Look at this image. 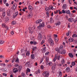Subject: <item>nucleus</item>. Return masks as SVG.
<instances>
[{
    "instance_id": "obj_64",
    "label": "nucleus",
    "mask_w": 77,
    "mask_h": 77,
    "mask_svg": "<svg viewBox=\"0 0 77 77\" xmlns=\"http://www.w3.org/2000/svg\"><path fill=\"white\" fill-rule=\"evenodd\" d=\"M77 21V18L75 19L74 20V23H75Z\"/></svg>"
},
{
    "instance_id": "obj_25",
    "label": "nucleus",
    "mask_w": 77,
    "mask_h": 77,
    "mask_svg": "<svg viewBox=\"0 0 77 77\" xmlns=\"http://www.w3.org/2000/svg\"><path fill=\"white\" fill-rule=\"evenodd\" d=\"M5 43V42L3 40H0V45L1 44H3Z\"/></svg>"
},
{
    "instance_id": "obj_12",
    "label": "nucleus",
    "mask_w": 77,
    "mask_h": 77,
    "mask_svg": "<svg viewBox=\"0 0 77 77\" xmlns=\"http://www.w3.org/2000/svg\"><path fill=\"white\" fill-rule=\"evenodd\" d=\"M68 41L69 42H73V41H74V39L72 38H70L68 39Z\"/></svg>"
},
{
    "instance_id": "obj_49",
    "label": "nucleus",
    "mask_w": 77,
    "mask_h": 77,
    "mask_svg": "<svg viewBox=\"0 0 77 77\" xmlns=\"http://www.w3.org/2000/svg\"><path fill=\"white\" fill-rule=\"evenodd\" d=\"M49 53L50 52H47L45 53V55L47 56V55H48Z\"/></svg>"
},
{
    "instance_id": "obj_62",
    "label": "nucleus",
    "mask_w": 77,
    "mask_h": 77,
    "mask_svg": "<svg viewBox=\"0 0 77 77\" xmlns=\"http://www.w3.org/2000/svg\"><path fill=\"white\" fill-rule=\"evenodd\" d=\"M14 61H15V58H14L13 60H12L11 62L12 63H14Z\"/></svg>"
},
{
    "instance_id": "obj_1",
    "label": "nucleus",
    "mask_w": 77,
    "mask_h": 77,
    "mask_svg": "<svg viewBox=\"0 0 77 77\" xmlns=\"http://www.w3.org/2000/svg\"><path fill=\"white\" fill-rule=\"evenodd\" d=\"M20 51L21 54L23 57L25 56V53H26V56H29V55H30V52L27 51V49H26L25 51L24 49H22Z\"/></svg>"
},
{
    "instance_id": "obj_54",
    "label": "nucleus",
    "mask_w": 77,
    "mask_h": 77,
    "mask_svg": "<svg viewBox=\"0 0 77 77\" xmlns=\"http://www.w3.org/2000/svg\"><path fill=\"white\" fill-rule=\"evenodd\" d=\"M72 36L73 38H75V37H77V35L76 34H73L72 35Z\"/></svg>"
},
{
    "instance_id": "obj_28",
    "label": "nucleus",
    "mask_w": 77,
    "mask_h": 77,
    "mask_svg": "<svg viewBox=\"0 0 77 77\" xmlns=\"http://www.w3.org/2000/svg\"><path fill=\"white\" fill-rule=\"evenodd\" d=\"M31 58L32 59H35V55H34V54H32L31 55Z\"/></svg>"
},
{
    "instance_id": "obj_35",
    "label": "nucleus",
    "mask_w": 77,
    "mask_h": 77,
    "mask_svg": "<svg viewBox=\"0 0 77 77\" xmlns=\"http://www.w3.org/2000/svg\"><path fill=\"white\" fill-rule=\"evenodd\" d=\"M54 39L56 42H58V41H59L58 38H54Z\"/></svg>"
},
{
    "instance_id": "obj_30",
    "label": "nucleus",
    "mask_w": 77,
    "mask_h": 77,
    "mask_svg": "<svg viewBox=\"0 0 77 77\" xmlns=\"http://www.w3.org/2000/svg\"><path fill=\"white\" fill-rule=\"evenodd\" d=\"M59 75V76L60 77H61L62 75V72L61 71H59L58 72Z\"/></svg>"
},
{
    "instance_id": "obj_40",
    "label": "nucleus",
    "mask_w": 77,
    "mask_h": 77,
    "mask_svg": "<svg viewBox=\"0 0 77 77\" xmlns=\"http://www.w3.org/2000/svg\"><path fill=\"white\" fill-rule=\"evenodd\" d=\"M37 49V47H35L32 49V51H35V50H36Z\"/></svg>"
},
{
    "instance_id": "obj_26",
    "label": "nucleus",
    "mask_w": 77,
    "mask_h": 77,
    "mask_svg": "<svg viewBox=\"0 0 77 77\" xmlns=\"http://www.w3.org/2000/svg\"><path fill=\"white\" fill-rule=\"evenodd\" d=\"M54 22V20H53V18H51L50 20V23H53Z\"/></svg>"
},
{
    "instance_id": "obj_5",
    "label": "nucleus",
    "mask_w": 77,
    "mask_h": 77,
    "mask_svg": "<svg viewBox=\"0 0 77 77\" xmlns=\"http://www.w3.org/2000/svg\"><path fill=\"white\" fill-rule=\"evenodd\" d=\"M2 26L3 27L5 28L7 30H9V28H8V26H7L5 24L2 23Z\"/></svg>"
},
{
    "instance_id": "obj_59",
    "label": "nucleus",
    "mask_w": 77,
    "mask_h": 77,
    "mask_svg": "<svg viewBox=\"0 0 77 77\" xmlns=\"http://www.w3.org/2000/svg\"><path fill=\"white\" fill-rule=\"evenodd\" d=\"M5 12L3 13L2 14V16L4 17H5Z\"/></svg>"
},
{
    "instance_id": "obj_37",
    "label": "nucleus",
    "mask_w": 77,
    "mask_h": 77,
    "mask_svg": "<svg viewBox=\"0 0 77 77\" xmlns=\"http://www.w3.org/2000/svg\"><path fill=\"white\" fill-rule=\"evenodd\" d=\"M66 70L67 72H69L70 70V69H69V68H67L66 69Z\"/></svg>"
},
{
    "instance_id": "obj_38",
    "label": "nucleus",
    "mask_w": 77,
    "mask_h": 77,
    "mask_svg": "<svg viewBox=\"0 0 77 77\" xmlns=\"http://www.w3.org/2000/svg\"><path fill=\"white\" fill-rule=\"evenodd\" d=\"M1 66H3V67H5V66H6V64L5 63H3L1 64Z\"/></svg>"
},
{
    "instance_id": "obj_13",
    "label": "nucleus",
    "mask_w": 77,
    "mask_h": 77,
    "mask_svg": "<svg viewBox=\"0 0 77 77\" xmlns=\"http://www.w3.org/2000/svg\"><path fill=\"white\" fill-rule=\"evenodd\" d=\"M66 8H67L66 4H63L62 7V8L64 9H66Z\"/></svg>"
},
{
    "instance_id": "obj_14",
    "label": "nucleus",
    "mask_w": 77,
    "mask_h": 77,
    "mask_svg": "<svg viewBox=\"0 0 77 77\" xmlns=\"http://www.w3.org/2000/svg\"><path fill=\"white\" fill-rule=\"evenodd\" d=\"M68 20L69 22H72L74 21V19L72 18H69L68 19Z\"/></svg>"
},
{
    "instance_id": "obj_7",
    "label": "nucleus",
    "mask_w": 77,
    "mask_h": 77,
    "mask_svg": "<svg viewBox=\"0 0 77 77\" xmlns=\"http://www.w3.org/2000/svg\"><path fill=\"white\" fill-rule=\"evenodd\" d=\"M65 51L63 49L61 51H60L59 52V53L60 54H65L66 53Z\"/></svg>"
},
{
    "instance_id": "obj_52",
    "label": "nucleus",
    "mask_w": 77,
    "mask_h": 77,
    "mask_svg": "<svg viewBox=\"0 0 77 77\" xmlns=\"http://www.w3.org/2000/svg\"><path fill=\"white\" fill-rule=\"evenodd\" d=\"M56 65V64L55 63L53 65V66H52V68H55Z\"/></svg>"
},
{
    "instance_id": "obj_61",
    "label": "nucleus",
    "mask_w": 77,
    "mask_h": 77,
    "mask_svg": "<svg viewBox=\"0 0 77 77\" xmlns=\"http://www.w3.org/2000/svg\"><path fill=\"white\" fill-rule=\"evenodd\" d=\"M3 75H4V76H5V77L7 76V74L6 73H3Z\"/></svg>"
},
{
    "instance_id": "obj_50",
    "label": "nucleus",
    "mask_w": 77,
    "mask_h": 77,
    "mask_svg": "<svg viewBox=\"0 0 77 77\" xmlns=\"http://www.w3.org/2000/svg\"><path fill=\"white\" fill-rule=\"evenodd\" d=\"M49 60V58L48 57H47L46 59V62H48Z\"/></svg>"
},
{
    "instance_id": "obj_20",
    "label": "nucleus",
    "mask_w": 77,
    "mask_h": 77,
    "mask_svg": "<svg viewBox=\"0 0 77 77\" xmlns=\"http://www.w3.org/2000/svg\"><path fill=\"white\" fill-rule=\"evenodd\" d=\"M63 46L62 45H60L59 48V50L60 51H62V50H63Z\"/></svg>"
},
{
    "instance_id": "obj_53",
    "label": "nucleus",
    "mask_w": 77,
    "mask_h": 77,
    "mask_svg": "<svg viewBox=\"0 0 77 77\" xmlns=\"http://www.w3.org/2000/svg\"><path fill=\"white\" fill-rule=\"evenodd\" d=\"M44 60V59L43 58H42L40 60V63H41L42 62V61Z\"/></svg>"
},
{
    "instance_id": "obj_55",
    "label": "nucleus",
    "mask_w": 77,
    "mask_h": 77,
    "mask_svg": "<svg viewBox=\"0 0 77 77\" xmlns=\"http://www.w3.org/2000/svg\"><path fill=\"white\" fill-rule=\"evenodd\" d=\"M7 51L8 52V53H10V52L11 51V50L10 49H8L7 50Z\"/></svg>"
},
{
    "instance_id": "obj_9",
    "label": "nucleus",
    "mask_w": 77,
    "mask_h": 77,
    "mask_svg": "<svg viewBox=\"0 0 77 77\" xmlns=\"http://www.w3.org/2000/svg\"><path fill=\"white\" fill-rule=\"evenodd\" d=\"M18 15V12H15V14L13 16V18H16V17Z\"/></svg>"
},
{
    "instance_id": "obj_22",
    "label": "nucleus",
    "mask_w": 77,
    "mask_h": 77,
    "mask_svg": "<svg viewBox=\"0 0 77 77\" xmlns=\"http://www.w3.org/2000/svg\"><path fill=\"white\" fill-rule=\"evenodd\" d=\"M21 77H25L26 74L25 73L23 72H22L21 73Z\"/></svg>"
},
{
    "instance_id": "obj_57",
    "label": "nucleus",
    "mask_w": 77,
    "mask_h": 77,
    "mask_svg": "<svg viewBox=\"0 0 77 77\" xmlns=\"http://www.w3.org/2000/svg\"><path fill=\"white\" fill-rule=\"evenodd\" d=\"M9 20V18H8V17H6L5 20L6 21H8Z\"/></svg>"
},
{
    "instance_id": "obj_11",
    "label": "nucleus",
    "mask_w": 77,
    "mask_h": 77,
    "mask_svg": "<svg viewBox=\"0 0 77 77\" xmlns=\"http://www.w3.org/2000/svg\"><path fill=\"white\" fill-rule=\"evenodd\" d=\"M42 21V20L41 19L38 20H37L36 21L35 23L36 24H38V23H40Z\"/></svg>"
},
{
    "instance_id": "obj_47",
    "label": "nucleus",
    "mask_w": 77,
    "mask_h": 77,
    "mask_svg": "<svg viewBox=\"0 0 77 77\" xmlns=\"http://www.w3.org/2000/svg\"><path fill=\"white\" fill-rule=\"evenodd\" d=\"M0 58L1 59H2V58H5V57L2 55H0Z\"/></svg>"
},
{
    "instance_id": "obj_21",
    "label": "nucleus",
    "mask_w": 77,
    "mask_h": 77,
    "mask_svg": "<svg viewBox=\"0 0 77 77\" xmlns=\"http://www.w3.org/2000/svg\"><path fill=\"white\" fill-rule=\"evenodd\" d=\"M17 8V5H16V4H14L13 6V9L14 10H15V9H16Z\"/></svg>"
},
{
    "instance_id": "obj_34",
    "label": "nucleus",
    "mask_w": 77,
    "mask_h": 77,
    "mask_svg": "<svg viewBox=\"0 0 77 77\" xmlns=\"http://www.w3.org/2000/svg\"><path fill=\"white\" fill-rule=\"evenodd\" d=\"M45 9L47 11H48L50 10H49L50 9L49 8H48V7L47 6L45 7Z\"/></svg>"
},
{
    "instance_id": "obj_24",
    "label": "nucleus",
    "mask_w": 77,
    "mask_h": 77,
    "mask_svg": "<svg viewBox=\"0 0 77 77\" xmlns=\"http://www.w3.org/2000/svg\"><path fill=\"white\" fill-rule=\"evenodd\" d=\"M13 72L14 73H16L17 72H18V70L16 68H14L13 69Z\"/></svg>"
},
{
    "instance_id": "obj_60",
    "label": "nucleus",
    "mask_w": 77,
    "mask_h": 77,
    "mask_svg": "<svg viewBox=\"0 0 77 77\" xmlns=\"http://www.w3.org/2000/svg\"><path fill=\"white\" fill-rule=\"evenodd\" d=\"M54 37H55V38H57V35H56V34H54Z\"/></svg>"
},
{
    "instance_id": "obj_19",
    "label": "nucleus",
    "mask_w": 77,
    "mask_h": 77,
    "mask_svg": "<svg viewBox=\"0 0 77 77\" xmlns=\"http://www.w3.org/2000/svg\"><path fill=\"white\" fill-rule=\"evenodd\" d=\"M66 13L67 14H71V12H70V11L69 10H65Z\"/></svg>"
},
{
    "instance_id": "obj_43",
    "label": "nucleus",
    "mask_w": 77,
    "mask_h": 77,
    "mask_svg": "<svg viewBox=\"0 0 77 77\" xmlns=\"http://www.w3.org/2000/svg\"><path fill=\"white\" fill-rule=\"evenodd\" d=\"M3 1L4 4H6L7 2V0H3Z\"/></svg>"
},
{
    "instance_id": "obj_10",
    "label": "nucleus",
    "mask_w": 77,
    "mask_h": 77,
    "mask_svg": "<svg viewBox=\"0 0 77 77\" xmlns=\"http://www.w3.org/2000/svg\"><path fill=\"white\" fill-rule=\"evenodd\" d=\"M30 63L29 62H27L26 63L25 66L26 67H29L30 66Z\"/></svg>"
},
{
    "instance_id": "obj_51",
    "label": "nucleus",
    "mask_w": 77,
    "mask_h": 77,
    "mask_svg": "<svg viewBox=\"0 0 77 77\" xmlns=\"http://www.w3.org/2000/svg\"><path fill=\"white\" fill-rule=\"evenodd\" d=\"M15 62H19V59H18V58L16 59Z\"/></svg>"
},
{
    "instance_id": "obj_15",
    "label": "nucleus",
    "mask_w": 77,
    "mask_h": 77,
    "mask_svg": "<svg viewBox=\"0 0 77 77\" xmlns=\"http://www.w3.org/2000/svg\"><path fill=\"white\" fill-rule=\"evenodd\" d=\"M46 65H49V66H51V65H53V63L51 62H48L46 63Z\"/></svg>"
},
{
    "instance_id": "obj_41",
    "label": "nucleus",
    "mask_w": 77,
    "mask_h": 77,
    "mask_svg": "<svg viewBox=\"0 0 77 77\" xmlns=\"http://www.w3.org/2000/svg\"><path fill=\"white\" fill-rule=\"evenodd\" d=\"M57 59L58 60H59V58L60 57V56L59 55L57 56Z\"/></svg>"
},
{
    "instance_id": "obj_3",
    "label": "nucleus",
    "mask_w": 77,
    "mask_h": 77,
    "mask_svg": "<svg viewBox=\"0 0 77 77\" xmlns=\"http://www.w3.org/2000/svg\"><path fill=\"white\" fill-rule=\"evenodd\" d=\"M42 74L43 75H44V77H48L49 76V73L48 71L45 72L43 73Z\"/></svg>"
},
{
    "instance_id": "obj_27",
    "label": "nucleus",
    "mask_w": 77,
    "mask_h": 77,
    "mask_svg": "<svg viewBox=\"0 0 77 77\" xmlns=\"http://www.w3.org/2000/svg\"><path fill=\"white\" fill-rule=\"evenodd\" d=\"M55 51H57L58 53H59V52H60V50H59V49L57 48H55Z\"/></svg>"
},
{
    "instance_id": "obj_45",
    "label": "nucleus",
    "mask_w": 77,
    "mask_h": 77,
    "mask_svg": "<svg viewBox=\"0 0 77 77\" xmlns=\"http://www.w3.org/2000/svg\"><path fill=\"white\" fill-rule=\"evenodd\" d=\"M65 11L64 10H62V14H65L66 13Z\"/></svg>"
},
{
    "instance_id": "obj_18",
    "label": "nucleus",
    "mask_w": 77,
    "mask_h": 77,
    "mask_svg": "<svg viewBox=\"0 0 77 77\" xmlns=\"http://www.w3.org/2000/svg\"><path fill=\"white\" fill-rule=\"evenodd\" d=\"M40 69H38L35 72V74H40Z\"/></svg>"
},
{
    "instance_id": "obj_56",
    "label": "nucleus",
    "mask_w": 77,
    "mask_h": 77,
    "mask_svg": "<svg viewBox=\"0 0 77 77\" xmlns=\"http://www.w3.org/2000/svg\"><path fill=\"white\" fill-rule=\"evenodd\" d=\"M46 49V47H45L42 48V50H44L45 51Z\"/></svg>"
},
{
    "instance_id": "obj_4",
    "label": "nucleus",
    "mask_w": 77,
    "mask_h": 77,
    "mask_svg": "<svg viewBox=\"0 0 77 77\" xmlns=\"http://www.w3.org/2000/svg\"><path fill=\"white\" fill-rule=\"evenodd\" d=\"M32 16H33V14H32V13L31 12H30L28 13V15L27 16V17L28 18H30L32 17Z\"/></svg>"
},
{
    "instance_id": "obj_33",
    "label": "nucleus",
    "mask_w": 77,
    "mask_h": 77,
    "mask_svg": "<svg viewBox=\"0 0 77 77\" xmlns=\"http://www.w3.org/2000/svg\"><path fill=\"white\" fill-rule=\"evenodd\" d=\"M28 8L29 10H32L33 8H32V6L31 5H29L28 7Z\"/></svg>"
},
{
    "instance_id": "obj_32",
    "label": "nucleus",
    "mask_w": 77,
    "mask_h": 77,
    "mask_svg": "<svg viewBox=\"0 0 77 77\" xmlns=\"http://www.w3.org/2000/svg\"><path fill=\"white\" fill-rule=\"evenodd\" d=\"M27 72L26 73H27V72H30V69L29 68H27Z\"/></svg>"
},
{
    "instance_id": "obj_23",
    "label": "nucleus",
    "mask_w": 77,
    "mask_h": 77,
    "mask_svg": "<svg viewBox=\"0 0 77 77\" xmlns=\"http://www.w3.org/2000/svg\"><path fill=\"white\" fill-rule=\"evenodd\" d=\"M57 59V55H55V56L54 58L53 59V62H55L56 60V59Z\"/></svg>"
},
{
    "instance_id": "obj_2",
    "label": "nucleus",
    "mask_w": 77,
    "mask_h": 77,
    "mask_svg": "<svg viewBox=\"0 0 77 77\" xmlns=\"http://www.w3.org/2000/svg\"><path fill=\"white\" fill-rule=\"evenodd\" d=\"M48 41L50 44L51 46H53L54 45V42L51 38H49Z\"/></svg>"
},
{
    "instance_id": "obj_31",
    "label": "nucleus",
    "mask_w": 77,
    "mask_h": 77,
    "mask_svg": "<svg viewBox=\"0 0 77 77\" xmlns=\"http://www.w3.org/2000/svg\"><path fill=\"white\" fill-rule=\"evenodd\" d=\"M69 55L70 57H73V55L71 53H70L69 54Z\"/></svg>"
},
{
    "instance_id": "obj_48",
    "label": "nucleus",
    "mask_w": 77,
    "mask_h": 77,
    "mask_svg": "<svg viewBox=\"0 0 77 77\" xmlns=\"http://www.w3.org/2000/svg\"><path fill=\"white\" fill-rule=\"evenodd\" d=\"M9 62V60H8V59H6L5 60V62L6 63H8Z\"/></svg>"
},
{
    "instance_id": "obj_46",
    "label": "nucleus",
    "mask_w": 77,
    "mask_h": 77,
    "mask_svg": "<svg viewBox=\"0 0 77 77\" xmlns=\"http://www.w3.org/2000/svg\"><path fill=\"white\" fill-rule=\"evenodd\" d=\"M44 42H45V40H43L41 42V44L42 45V44H44Z\"/></svg>"
},
{
    "instance_id": "obj_44",
    "label": "nucleus",
    "mask_w": 77,
    "mask_h": 77,
    "mask_svg": "<svg viewBox=\"0 0 77 77\" xmlns=\"http://www.w3.org/2000/svg\"><path fill=\"white\" fill-rule=\"evenodd\" d=\"M41 27H42L40 26V25H39V26H37V28H38V29H41Z\"/></svg>"
},
{
    "instance_id": "obj_42",
    "label": "nucleus",
    "mask_w": 77,
    "mask_h": 77,
    "mask_svg": "<svg viewBox=\"0 0 77 77\" xmlns=\"http://www.w3.org/2000/svg\"><path fill=\"white\" fill-rule=\"evenodd\" d=\"M72 66H74V65H75V63L74 62H72Z\"/></svg>"
},
{
    "instance_id": "obj_8",
    "label": "nucleus",
    "mask_w": 77,
    "mask_h": 77,
    "mask_svg": "<svg viewBox=\"0 0 77 77\" xmlns=\"http://www.w3.org/2000/svg\"><path fill=\"white\" fill-rule=\"evenodd\" d=\"M7 14L8 16H10L11 15V10L8 9L7 11Z\"/></svg>"
},
{
    "instance_id": "obj_39",
    "label": "nucleus",
    "mask_w": 77,
    "mask_h": 77,
    "mask_svg": "<svg viewBox=\"0 0 77 77\" xmlns=\"http://www.w3.org/2000/svg\"><path fill=\"white\" fill-rule=\"evenodd\" d=\"M65 60H64V59L62 60V61H61V63H62V64H64V63H65Z\"/></svg>"
},
{
    "instance_id": "obj_63",
    "label": "nucleus",
    "mask_w": 77,
    "mask_h": 77,
    "mask_svg": "<svg viewBox=\"0 0 77 77\" xmlns=\"http://www.w3.org/2000/svg\"><path fill=\"white\" fill-rule=\"evenodd\" d=\"M11 35H13L14 34V31H11Z\"/></svg>"
},
{
    "instance_id": "obj_29",
    "label": "nucleus",
    "mask_w": 77,
    "mask_h": 77,
    "mask_svg": "<svg viewBox=\"0 0 77 77\" xmlns=\"http://www.w3.org/2000/svg\"><path fill=\"white\" fill-rule=\"evenodd\" d=\"M17 24V22L16 21H13L12 22L11 24L12 25H15V24Z\"/></svg>"
},
{
    "instance_id": "obj_16",
    "label": "nucleus",
    "mask_w": 77,
    "mask_h": 77,
    "mask_svg": "<svg viewBox=\"0 0 77 77\" xmlns=\"http://www.w3.org/2000/svg\"><path fill=\"white\" fill-rule=\"evenodd\" d=\"M39 25L42 27H44L45 26V24L44 22L42 23H40Z\"/></svg>"
},
{
    "instance_id": "obj_6",
    "label": "nucleus",
    "mask_w": 77,
    "mask_h": 77,
    "mask_svg": "<svg viewBox=\"0 0 77 77\" xmlns=\"http://www.w3.org/2000/svg\"><path fill=\"white\" fill-rule=\"evenodd\" d=\"M42 39V34L39 33L38 36V40H41Z\"/></svg>"
},
{
    "instance_id": "obj_36",
    "label": "nucleus",
    "mask_w": 77,
    "mask_h": 77,
    "mask_svg": "<svg viewBox=\"0 0 77 77\" xmlns=\"http://www.w3.org/2000/svg\"><path fill=\"white\" fill-rule=\"evenodd\" d=\"M68 2H69V5H72V0H68Z\"/></svg>"
},
{
    "instance_id": "obj_58",
    "label": "nucleus",
    "mask_w": 77,
    "mask_h": 77,
    "mask_svg": "<svg viewBox=\"0 0 77 77\" xmlns=\"http://www.w3.org/2000/svg\"><path fill=\"white\" fill-rule=\"evenodd\" d=\"M5 5L6 6H7V7H8V6H9V5L8 4V3H6V4H5Z\"/></svg>"
},
{
    "instance_id": "obj_17",
    "label": "nucleus",
    "mask_w": 77,
    "mask_h": 77,
    "mask_svg": "<svg viewBox=\"0 0 77 77\" xmlns=\"http://www.w3.org/2000/svg\"><path fill=\"white\" fill-rule=\"evenodd\" d=\"M60 24V22L58 21L56 23H55V25L56 26H59Z\"/></svg>"
}]
</instances>
